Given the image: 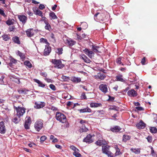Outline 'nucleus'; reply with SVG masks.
Returning a JSON list of instances; mask_svg holds the SVG:
<instances>
[{"mask_svg":"<svg viewBox=\"0 0 157 157\" xmlns=\"http://www.w3.org/2000/svg\"><path fill=\"white\" fill-rule=\"evenodd\" d=\"M56 118L57 120L62 123H65L66 121V116L63 114L57 112L56 114Z\"/></svg>","mask_w":157,"mask_h":157,"instance_id":"f257e3e1","label":"nucleus"},{"mask_svg":"<svg viewBox=\"0 0 157 157\" xmlns=\"http://www.w3.org/2000/svg\"><path fill=\"white\" fill-rule=\"evenodd\" d=\"M52 62L54 64V67L59 69H61L63 67L64 65L62 63L61 60L59 59H52Z\"/></svg>","mask_w":157,"mask_h":157,"instance_id":"f03ea898","label":"nucleus"},{"mask_svg":"<svg viewBox=\"0 0 157 157\" xmlns=\"http://www.w3.org/2000/svg\"><path fill=\"white\" fill-rule=\"evenodd\" d=\"M34 127L35 129L38 132H39L43 127V121L39 120L35 123Z\"/></svg>","mask_w":157,"mask_h":157,"instance_id":"7ed1b4c3","label":"nucleus"},{"mask_svg":"<svg viewBox=\"0 0 157 157\" xmlns=\"http://www.w3.org/2000/svg\"><path fill=\"white\" fill-rule=\"evenodd\" d=\"M109 146H104L102 147V151L103 153L107 155L109 157L113 156L112 153L109 151Z\"/></svg>","mask_w":157,"mask_h":157,"instance_id":"20e7f679","label":"nucleus"},{"mask_svg":"<svg viewBox=\"0 0 157 157\" xmlns=\"http://www.w3.org/2000/svg\"><path fill=\"white\" fill-rule=\"evenodd\" d=\"M17 115L18 117H20L25 112V109L22 107H19L16 108Z\"/></svg>","mask_w":157,"mask_h":157,"instance_id":"39448f33","label":"nucleus"},{"mask_svg":"<svg viewBox=\"0 0 157 157\" xmlns=\"http://www.w3.org/2000/svg\"><path fill=\"white\" fill-rule=\"evenodd\" d=\"M24 127L26 129H28L29 128V126L31 123V118L30 117H26L25 118Z\"/></svg>","mask_w":157,"mask_h":157,"instance_id":"423d86ee","label":"nucleus"},{"mask_svg":"<svg viewBox=\"0 0 157 157\" xmlns=\"http://www.w3.org/2000/svg\"><path fill=\"white\" fill-rule=\"evenodd\" d=\"M6 131V129L4 123L3 121L0 122V133L2 134H5Z\"/></svg>","mask_w":157,"mask_h":157,"instance_id":"0eeeda50","label":"nucleus"},{"mask_svg":"<svg viewBox=\"0 0 157 157\" xmlns=\"http://www.w3.org/2000/svg\"><path fill=\"white\" fill-rule=\"evenodd\" d=\"M83 51L90 58H91L93 56H94V52L87 48H86L84 50H83Z\"/></svg>","mask_w":157,"mask_h":157,"instance_id":"6e6552de","label":"nucleus"},{"mask_svg":"<svg viewBox=\"0 0 157 157\" xmlns=\"http://www.w3.org/2000/svg\"><path fill=\"white\" fill-rule=\"evenodd\" d=\"M92 136L90 134L88 135L86 137L83 139V141L88 143H91L93 141L92 139Z\"/></svg>","mask_w":157,"mask_h":157,"instance_id":"1a4fd4ad","label":"nucleus"},{"mask_svg":"<svg viewBox=\"0 0 157 157\" xmlns=\"http://www.w3.org/2000/svg\"><path fill=\"white\" fill-rule=\"evenodd\" d=\"M51 51V47L48 44L45 45V48L44 51V54L45 56H47L49 54Z\"/></svg>","mask_w":157,"mask_h":157,"instance_id":"9d476101","label":"nucleus"},{"mask_svg":"<svg viewBox=\"0 0 157 157\" xmlns=\"http://www.w3.org/2000/svg\"><path fill=\"white\" fill-rule=\"evenodd\" d=\"M65 43L69 46H72L75 44V42L71 39L67 38L64 41Z\"/></svg>","mask_w":157,"mask_h":157,"instance_id":"9b49d317","label":"nucleus"},{"mask_svg":"<svg viewBox=\"0 0 157 157\" xmlns=\"http://www.w3.org/2000/svg\"><path fill=\"white\" fill-rule=\"evenodd\" d=\"M99 88L100 90L104 93H106L108 91V89L106 85L101 84L99 86Z\"/></svg>","mask_w":157,"mask_h":157,"instance_id":"f8f14e48","label":"nucleus"},{"mask_svg":"<svg viewBox=\"0 0 157 157\" xmlns=\"http://www.w3.org/2000/svg\"><path fill=\"white\" fill-rule=\"evenodd\" d=\"M45 105V103L44 102H38L35 103L34 108L36 109H40L43 108Z\"/></svg>","mask_w":157,"mask_h":157,"instance_id":"ddd939ff","label":"nucleus"},{"mask_svg":"<svg viewBox=\"0 0 157 157\" xmlns=\"http://www.w3.org/2000/svg\"><path fill=\"white\" fill-rule=\"evenodd\" d=\"M34 30L33 29H29L26 31L27 36L29 37L33 36L34 35Z\"/></svg>","mask_w":157,"mask_h":157,"instance_id":"4468645a","label":"nucleus"},{"mask_svg":"<svg viewBox=\"0 0 157 157\" xmlns=\"http://www.w3.org/2000/svg\"><path fill=\"white\" fill-rule=\"evenodd\" d=\"M128 95L131 97H135L137 96V94L133 89H131L129 90L127 93Z\"/></svg>","mask_w":157,"mask_h":157,"instance_id":"2eb2a0df","label":"nucleus"},{"mask_svg":"<svg viewBox=\"0 0 157 157\" xmlns=\"http://www.w3.org/2000/svg\"><path fill=\"white\" fill-rule=\"evenodd\" d=\"M107 144V142L105 140H98L95 142V144L97 145L101 146L105 145Z\"/></svg>","mask_w":157,"mask_h":157,"instance_id":"dca6fc26","label":"nucleus"},{"mask_svg":"<svg viewBox=\"0 0 157 157\" xmlns=\"http://www.w3.org/2000/svg\"><path fill=\"white\" fill-rule=\"evenodd\" d=\"M18 17L20 21H21L24 24L25 23L27 20V17L24 15H19Z\"/></svg>","mask_w":157,"mask_h":157,"instance_id":"f3484780","label":"nucleus"},{"mask_svg":"<svg viewBox=\"0 0 157 157\" xmlns=\"http://www.w3.org/2000/svg\"><path fill=\"white\" fill-rule=\"evenodd\" d=\"M29 91V90L26 89H20L18 90V93L22 94H27Z\"/></svg>","mask_w":157,"mask_h":157,"instance_id":"a211bd4d","label":"nucleus"},{"mask_svg":"<svg viewBox=\"0 0 157 157\" xmlns=\"http://www.w3.org/2000/svg\"><path fill=\"white\" fill-rule=\"evenodd\" d=\"M136 126L138 128L143 129L145 128V124L141 121L136 124Z\"/></svg>","mask_w":157,"mask_h":157,"instance_id":"6ab92c4d","label":"nucleus"},{"mask_svg":"<svg viewBox=\"0 0 157 157\" xmlns=\"http://www.w3.org/2000/svg\"><path fill=\"white\" fill-rule=\"evenodd\" d=\"M90 107L91 108L98 107L101 105V103H96L91 102L90 103Z\"/></svg>","mask_w":157,"mask_h":157,"instance_id":"aec40b11","label":"nucleus"},{"mask_svg":"<svg viewBox=\"0 0 157 157\" xmlns=\"http://www.w3.org/2000/svg\"><path fill=\"white\" fill-rule=\"evenodd\" d=\"M80 58L82 59L86 63H90L91 62L90 60L84 55L81 56Z\"/></svg>","mask_w":157,"mask_h":157,"instance_id":"412c9836","label":"nucleus"},{"mask_svg":"<svg viewBox=\"0 0 157 157\" xmlns=\"http://www.w3.org/2000/svg\"><path fill=\"white\" fill-rule=\"evenodd\" d=\"M100 47L97 46L93 45L92 46V50L95 53L99 52L100 53L101 52L99 50Z\"/></svg>","mask_w":157,"mask_h":157,"instance_id":"4be33fe9","label":"nucleus"},{"mask_svg":"<svg viewBox=\"0 0 157 157\" xmlns=\"http://www.w3.org/2000/svg\"><path fill=\"white\" fill-rule=\"evenodd\" d=\"M111 130L113 132H118L121 130V128L120 127L117 126L111 128Z\"/></svg>","mask_w":157,"mask_h":157,"instance_id":"5701e85b","label":"nucleus"},{"mask_svg":"<svg viewBox=\"0 0 157 157\" xmlns=\"http://www.w3.org/2000/svg\"><path fill=\"white\" fill-rule=\"evenodd\" d=\"M34 81L35 82L38 83L39 86L44 87L45 86L44 84H43L38 79H34Z\"/></svg>","mask_w":157,"mask_h":157,"instance_id":"b1692460","label":"nucleus"},{"mask_svg":"<svg viewBox=\"0 0 157 157\" xmlns=\"http://www.w3.org/2000/svg\"><path fill=\"white\" fill-rule=\"evenodd\" d=\"M116 78L118 81L123 82H125V80L123 78V75H118L116 76Z\"/></svg>","mask_w":157,"mask_h":157,"instance_id":"393cba45","label":"nucleus"},{"mask_svg":"<svg viewBox=\"0 0 157 157\" xmlns=\"http://www.w3.org/2000/svg\"><path fill=\"white\" fill-rule=\"evenodd\" d=\"M130 151L136 154H138L140 153V149L138 148H132Z\"/></svg>","mask_w":157,"mask_h":157,"instance_id":"a878e982","label":"nucleus"},{"mask_svg":"<svg viewBox=\"0 0 157 157\" xmlns=\"http://www.w3.org/2000/svg\"><path fill=\"white\" fill-rule=\"evenodd\" d=\"M71 81L74 82H78L81 81V79L79 78L73 77L71 78Z\"/></svg>","mask_w":157,"mask_h":157,"instance_id":"bb28decb","label":"nucleus"},{"mask_svg":"<svg viewBox=\"0 0 157 157\" xmlns=\"http://www.w3.org/2000/svg\"><path fill=\"white\" fill-rule=\"evenodd\" d=\"M24 64L28 67L29 68H31L32 67V65L30 61L28 60L25 61L24 62Z\"/></svg>","mask_w":157,"mask_h":157,"instance_id":"cd10ccee","label":"nucleus"},{"mask_svg":"<svg viewBox=\"0 0 157 157\" xmlns=\"http://www.w3.org/2000/svg\"><path fill=\"white\" fill-rule=\"evenodd\" d=\"M20 120V117H15L13 119V121L15 124H17L18 123Z\"/></svg>","mask_w":157,"mask_h":157,"instance_id":"c85d7f7f","label":"nucleus"},{"mask_svg":"<svg viewBox=\"0 0 157 157\" xmlns=\"http://www.w3.org/2000/svg\"><path fill=\"white\" fill-rule=\"evenodd\" d=\"M98 74V75L99 79L103 80L106 77L105 75L103 73H99Z\"/></svg>","mask_w":157,"mask_h":157,"instance_id":"c756f323","label":"nucleus"},{"mask_svg":"<svg viewBox=\"0 0 157 157\" xmlns=\"http://www.w3.org/2000/svg\"><path fill=\"white\" fill-rule=\"evenodd\" d=\"M130 137L128 135H124L123 137V141L124 142L130 139Z\"/></svg>","mask_w":157,"mask_h":157,"instance_id":"7c9ffc66","label":"nucleus"},{"mask_svg":"<svg viewBox=\"0 0 157 157\" xmlns=\"http://www.w3.org/2000/svg\"><path fill=\"white\" fill-rule=\"evenodd\" d=\"M50 16L53 19H56L57 18V17L56 15L54 13L52 12L49 14Z\"/></svg>","mask_w":157,"mask_h":157,"instance_id":"2f4dec72","label":"nucleus"},{"mask_svg":"<svg viewBox=\"0 0 157 157\" xmlns=\"http://www.w3.org/2000/svg\"><path fill=\"white\" fill-rule=\"evenodd\" d=\"M50 139L52 140V142L53 143H55L58 142V140L56 138H55L54 136L52 135H51L50 136Z\"/></svg>","mask_w":157,"mask_h":157,"instance_id":"473e14b6","label":"nucleus"},{"mask_svg":"<svg viewBox=\"0 0 157 157\" xmlns=\"http://www.w3.org/2000/svg\"><path fill=\"white\" fill-rule=\"evenodd\" d=\"M79 150L78 149V151H74L73 154L76 157H81V155L79 152Z\"/></svg>","mask_w":157,"mask_h":157,"instance_id":"72a5a7b5","label":"nucleus"},{"mask_svg":"<svg viewBox=\"0 0 157 157\" xmlns=\"http://www.w3.org/2000/svg\"><path fill=\"white\" fill-rule=\"evenodd\" d=\"M46 25L45 26L44 28L45 29L50 31L51 29V26L50 24L48 22L46 23L45 24Z\"/></svg>","mask_w":157,"mask_h":157,"instance_id":"f704fd0d","label":"nucleus"},{"mask_svg":"<svg viewBox=\"0 0 157 157\" xmlns=\"http://www.w3.org/2000/svg\"><path fill=\"white\" fill-rule=\"evenodd\" d=\"M13 40L15 43L17 44H20V41L19 40V38L17 36H15L13 38Z\"/></svg>","mask_w":157,"mask_h":157,"instance_id":"c9c22d12","label":"nucleus"},{"mask_svg":"<svg viewBox=\"0 0 157 157\" xmlns=\"http://www.w3.org/2000/svg\"><path fill=\"white\" fill-rule=\"evenodd\" d=\"M17 54L19 56L21 59L24 58L25 57L24 54L19 51H17Z\"/></svg>","mask_w":157,"mask_h":157,"instance_id":"e433bc0d","label":"nucleus"},{"mask_svg":"<svg viewBox=\"0 0 157 157\" xmlns=\"http://www.w3.org/2000/svg\"><path fill=\"white\" fill-rule=\"evenodd\" d=\"M150 130L152 133H155L157 132V129L155 127H151L150 128Z\"/></svg>","mask_w":157,"mask_h":157,"instance_id":"4c0bfd02","label":"nucleus"},{"mask_svg":"<svg viewBox=\"0 0 157 157\" xmlns=\"http://www.w3.org/2000/svg\"><path fill=\"white\" fill-rule=\"evenodd\" d=\"M13 20L12 19H9L6 21V23L7 25H10L13 24Z\"/></svg>","mask_w":157,"mask_h":157,"instance_id":"58836bf2","label":"nucleus"},{"mask_svg":"<svg viewBox=\"0 0 157 157\" xmlns=\"http://www.w3.org/2000/svg\"><path fill=\"white\" fill-rule=\"evenodd\" d=\"M63 50V49L62 48H58L56 49V52L59 54H61L62 53Z\"/></svg>","mask_w":157,"mask_h":157,"instance_id":"ea45409f","label":"nucleus"},{"mask_svg":"<svg viewBox=\"0 0 157 157\" xmlns=\"http://www.w3.org/2000/svg\"><path fill=\"white\" fill-rule=\"evenodd\" d=\"M36 14L40 16L41 17L43 16L42 12L39 10H36L35 11Z\"/></svg>","mask_w":157,"mask_h":157,"instance_id":"a19ab883","label":"nucleus"},{"mask_svg":"<svg viewBox=\"0 0 157 157\" xmlns=\"http://www.w3.org/2000/svg\"><path fill=\"white\" fill-rule=\"evenodd\" d=\"M3 39L6 41H7L9 39V36L7 35H4L2 36Z\"/></svg>","mask_w":157,"mask_h":157,"instance_id":"79ce46f5","label":"nucleus"},{"mask_svg":"<svg viewBox=\"0 0 157 157\" xmlns=\"http://www.w3.org/2000/svg\"><path fill=\"white\" fill-rule=\"evenodd\" d=\"M0 14L4 17H6L7 16V15L6 14L4 11L1 8H0Z\"/></svg>","mask_w":157,"mask_h":157,"instance_id":"37998d69","label":"nucleus"},{"mask_svg":"<svg viewBox=\"0 0 157 157\" xmlns=\"http://www.w3.org/2000/svg\"><path fill=\"white\" fill-rule=\"evenodd\" d=\"M88 130V128L85 127L81 128L80 130V132H86Z\"/></svg>","mask_w":157,"mask_h":157,"instance_id":"c03bdc74","label":"nucleus"},{"mask_svg":"<svg viewBox=\"0 0 157 157\" xmlns=\"http://www.w3.org/2000/svg\"><path fill=\"white\" fill-rule=\"evenodd\" d=\"M61 78L63 81H67L69 79V77L65 76L62 75L61 77Z\"/></svg>","mask_w":157,"mask_h":157,"instance_id":"a18cd8bd","label":"nucleus"},{"mask_svg":"<svg viewBox=\"0 0 157 157\" xmlns=\"http://www.w3.org/2000/svg\"><path fill=\"white\" fill-rule=\"evenodd\" d=\"M82 26L83 27V29H85L87 27V24L86 22H82Z\"/></svg>","mask_w":157,"mask_h":157,"instance_id":"49530a36","label":"nucleus"},{"mask_svg":"<svg viewBox=\"0 0 157 157\" xmlns=\"http://www.w3.org/2000/svg\"><path fill=\"white\" fill-rule=\"evenodd\" d=\"M121 58L119 57L116 60V62L118 64L120 65L121 64Z\"/></svg>","mask_w":157,"mask_h":157,"instance_id":"de8ad7c7","label":"nucleus"},{"mask_svg":"<svg viewBox=\"0 0 157 157\" xmlns=\"http://www.w3.org/2000/svg\"><path fill=\"white\" fill-rule=\"evenodd\" d=\"M50 88L52 90L54 91L56 90L55 86L53 84H51L49 85Z\"/></svg>","mask_w":157,"mask_h":157,"instance_id":"09e8293b","label":"nucleus"},{"mask_svg":"<svg viewBox=\"0 0 157 157\" xmlns=\"http://www.w3.org/2000/svg\"><path fill=\"white\" fill-rule=\"evenodd\" d=\"M42 19L41 21H43L45 24L48 22L47 19L45 17L42 16Z\"/></svg>","mask_w":157,"mask_h":157,"instance_id":"8fccbe9b","label":"nucleus"},{"mask_svg":"<svg viewBox=\"0 0 157 157\" xmlns=\"http://www.w3.org/2000/svg\"><path fill=\"white\" fill-rule=\"evenodd\" d=\"M40 42L41 43H45L46 44L48 43L47 40L46 39L43 38H41L40 40Z\"/></svg>","mask_w":157,"mask_h":157,"instance_id":"3c124183","label":"nucleus"},{"mask_svg":"<svg viewBox=\"0 0 157 157\" xmlns=\"http://www.w3.org/2000/svg\"><path fill=\"white\" fill-rule=\"evenodd\" d=\"M46 139L47 137L45 136H42L40 138V141L41 142H43L44 140H45Z\"/></svg>","mask_w":157,"mask_h":157,"instance_id":"603ef678","label":"nucleus"},{"mask_svg":"<svg viewBox=\"0 0 157 157\" xmlns=\"http://www.w3.org/2000/svg\"><path fill=\"white\" fill-rule=\"evenodd\" d=\"M81 99H86V96L84 93H82L81 95Z\"/></svg>","mask_w":157,"mask_h":157,"instance_id":"864d4df0","label":"nucleus"},{"mask_svg":"<svg viewBox=\"0 0 157 157\" xmlns=\"http://www.w3.org/2000/svg\"><path fill=\"white\" fill-rule=\"evenodd\" d=\"M70 148L73 150L74 151H78V149H77L75 147L73 146H70Z\"/></svg>","mask_w":157,"mask_h":157,"instance_id":"5fc2aeb1","label":"nucleus"},{"mask_svg":"<svg viewBox=\"0 0 157 157\" xmlns=\"http://www.w3.org/2000/svg\"><path fill=\"white\" fill-rule=\"evenodd\" d=\"M45 8V6L42 4H40L39 5V8L40 10H43Z\"/></svg>","mask_w":157,"mask_h":157,"instance_id":"6e6d98bb","label":"nucleus"},{"mask_svg":"<svg viewBox=\"0 0 157 157\" xmlns=\"http://www.w3.org/2000/svg\"><path fill=\"white\" fill-rule=\"evenodd\" d=\"M75 36L77 39L81 40V36H79L78 34L76 33L75 34Z\"/></svg>","mask_w":157,"mask_h":157,"instance_id":"4d7b16f0","label":"nucleus"},{"mask_svg":"<svg viewBox=\"0 0 157 157\" xmlns=\"http://www.w3.org/2000/svg\"><path fill=\"white\" fill-rule=\"evenodd\" d=\"M146 139H147L148 142L149 143L151 142L152 140V138L151 137L148 136Z\"/></svg>","mask_w":157,"mask_h":157,"instance_id":"13d9d810","label":"nucleus"},{"mask_svg":"<svg viewBox=\"0 0 157 157\" xmlns=\"http://www.w3.org/2000/svg\"><path fill=\"white\" fill-rule=\"evenodd\" d=\"M40 75L44 77H46L47 74L46 72H41L40 73Z\"/></svg>","mask_w":157,"mask_h":157,"instance_id":"bf43d9fd","label":"nucleus"},{"mask_svg":"<svg viewBox=\"0 0 157 157\" xmlns=\"http://www.w3.org/2000/svg\"><path fill=\"white\" fill-rule=\"evenodd\" d=\"M44 79L48 82H52L53 81H52V80L51 79L46 78H45Z\"/></svg>","mask_w":157,"mask_h":157,"instance_id":"052dcab7","label":"nucleus"},{"mask_svg":"<svg viewBox=\"0 0 157 157\" xmlns=\"http://www.w3.org/2000/svg\"><path fill=\"white\" fill-rule=\"evenodd\" d=\"M145 62V58L144 57L142 59L141 61V63L142 65H144Z\"/></svg>","mask_w":157,"mask_h":157,"instance_id":"680f3d73","label":"nucleus"},{"mask_svg":"<svg viewBox=\"0 0 157 157\" xmlns=\"http://www.w3.org/2000/svg\"><path fill=\"white\" fill-rule=\"evenodd\" d=\"M79 111L80 113H84L86 112V108L80 109Z\"/></svg>","mask_w":157,"mask_h":157,"instance_id":"e2e57ef3","label":"nucleus"},{"mask_svg":"<svg viewBox=\"0 0 157 157\" xmlns=\"http://www.w3.org/2000/svg\"><path fill=\"white\" fill-rule=\"evenodd\" d=\"M15 28V27L14 26H10V28H9L10 31V32L13 31V30Z\"/></svg>","mask_w":157,"mask_h":157,"instance_id":"0e129e2a","label":"nucleus"},{"mask_svg":"<svg viewBox=\"0 0 157 157\" xmlns=\"http://www.w3.org/2000/svg\"><path fill=\"white\" fill-rule=\"evenodd\" d=\"M120 150L119 148H117L116 149V155H119L120 154Z\"/></svg>","mask_w":157,"mask_h":157,"instance_id":"69168bd1","label":"nucleus"},{"mask_svg":"<svg viewBox=\"0 0 157 157\" xmlns=\"http://www.w3.org/2000/svg\"><path fill=\"white\" fill-rule=\"evenodd\" d=\"M4 78L5 76L4 75H2L0 78V81L2 83H3V79Z\"/></svg>","mask_w":157,"mask_h":157,"instance_id":"338daca9","label":"nucleus"},{"mask_svg":"<svg viewBox=\"0 0 157 157\" xmlns=\"http://www.w3.org/2000/svg\"><path fill=\"white\" fill-rule=\"evenodd\" d=\"M136 109L138 110H142L144 109L143 108L141 107H136Z\"/></svg>","mask_w":157,"mask_h":157,"instance_id":"774afa93","label":"nucleus"}]
</instances>
